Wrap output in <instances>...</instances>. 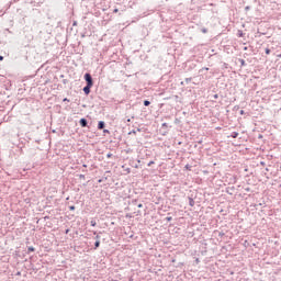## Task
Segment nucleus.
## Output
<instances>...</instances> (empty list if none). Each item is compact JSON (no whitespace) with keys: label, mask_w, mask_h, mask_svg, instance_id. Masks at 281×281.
I'll use <instances>...</instances> for the list:
<instances>
[{"label":"nucleus","mask_w":281,"mask_h":281,"mask_svg":"<svg viewBox=\"0 0 281 281\" xmlns=\"http://www.w3.org/2000/svg\"><path fill=\"white\" fill-rule=\"evenodd\" d=\"M83 168H87V165H83Z\"/></svg>","instance_id":"a878e982"},{"label":"nucleus","mask_w":281,"mask_h":281,"mask_svg":"<svg viewBox=\"0 0 281 281\" xmlns=\"http://www.w3.org/2000/svg\"><path fill=\"white\" fill-rule=\"evenodd\" d=\"M64 102H69V99L65 98V99H64Z\"/></svg>","instance_id":"2eb2a0df"},{"label":"nucleus","mask_w":281,"mask_h":281,"mask_svg":"<svg viewBox=\"0 0 281 281\" xmlns=\"http://www.w3.org/2000/svg\"><path fill=\"white\" fill-rule=\"evenodd\" d=\"M145 106H150V101H144Z\"/></svg>","instance_id":"6e6552de"},{"label":"nucleus","mask_w":281,"mask_h":281,"mask_svg":"<svg viewBox=\"0 0 281 281\" xmlns=\"http://www.w3.org/2000/svg\"><path fill=\"white\" fill-rule=\"evenodd\" d=\"M189 204H190L191 207H194V200H193V199H190Z\"/></svg>","instance_id":"0eeeda50"},{"label":"nucleus","mask_w":281,"mask_h":281,"mask_svg":"<svg viewBox=\"0 0 281 281\" xmlns=\"http://www.w3.org/2000/svg\"><path fill=\"white\" fill-rule=\"evenodd\" d=\"M91 87H92V86H86V87L83 88V92L86 93V95H89V94L91 93Z\"/></svg>","instance_id":"f03ea898"},{"label":"nucleus","mask_w":281,"mask_h":281,"mask_svg":"<svg viewBox=\"0 0 281 281\" xmlns=\"http://www.w3.org/2000/svg\"><path fill=\"white\" fill-rule=\"evenodd\" d=\"M241 65H245V59H241Z\"/></svg>","instance_id":"6ab92c4d"},{"label":"nucleus","mask_w":281,"mask_h":281,"mask_svg":"<svg viewBox=\"0 0 281 281\" xmlns=\"http://www.w3.org/2000/svg\"><path fill=\"white\" fill-rule=\"evenodd\" d=\"M117 12H120V10L119 9H114V13H117Z\"/></svg>","instance_id":"4468645a"},{"label":"nucleus","mask_w":281,"mask_h":281,"mask_svg":"<svg viewBox=\"0 0 281 281\" xmlns=\"http://www.w3.org/2000/svg\"><path fill=\"white\" fill-rule=\"evenodd\" d=\"M90 223H91L92 227H95V225H97L95 221H91Z\"/></svg>","instance_id":"9d476101"},{"label":"nucleus","mask_w":281,"mask_h":281,"mask_svg":"<svg viewBox=\"0 0 281 281\" xmlns=\"http://www.w3.org/2000/svg\"><path fill=\"white\" fill-rule=\"evenodd\" d=\"M29 251H34V247H29Z\"/></svg>","instance_id":"ddd939ff"},{"label":"nucleus","mask_w":281,"mask_h":281,"mask_svg":"<svg viewBox=\"0 0 281 281\" xmlns=\"http://www.w3.org/2000/svg\"><path fill=\"white\" fill-rule=\"evenodd\" d=\"M103 132L109 133V131H108V130H104Z\"/></svg>","instance_id":"5701e85b"},{"label":"nucleus","mask_w":281,"mask_h":281,"mask_svg":"<svg viewBox=\"0 0 281 281\" xmlns=\"http://www.w3.org/2000/svg\"><path fill=\"white\" fill-rule=\"evenodd\" d=\"M244 114H245V111L241 110V111H240V115H244Z\"/></svg>","instance_id":"a211bd4d"},{"label":"nucleus","mask_w":281,"mask_h":281,"mask_svg":"<svg viewBox=\"0 0 281 281\" xmlns=\"http://www.w3.org/2000/svg\"><path fill=\"white\" fill-rule=\"evenodd\" d=\"M113 156V154H108V158H111Z\"/></svg>","instance_id":"dca6fc26"},{"label":"nucleus","mask_w":281,"mask_h":281,"mask_svg":"<svg viewBox=\"0 0 281 281\" xmlns=\"http://www.w3.org/2000/svg\"><path fill=\"white\" fill-rule=\"evenodd\" d=\"M138 207H144V205L143 204H138Z\"/></svg>","instance_id":"412c9836"},{"label":"nucleus","mask_w":281,"mask_h":281,"mask_svg":"<svg viewBox=\"0 0 281 281\" xmlns=\"http://www.w3.org/2000/svg\"><path fill=\"white\" fill-rule=\"evenodd\" d=\"M0 60H3V56H0Z\"/></svg>","instance_id":"4be33fe9"},{"label":"nucleus","mask_w":281,"mask_h":281,"mask_svg":"<svg viewBox=\"0 0 281 281\" xmlns=\"http://www.w3.org/2000/svg\"><path fill=\"white\" fill-rule=\"evenodd\" d=\"M66 234H69V229L66 231Z\"/></svg>","instance_id":"b1692460"},{"label":"nucleus","mask_w":281,"mask_h":281,"mask_svg":"<svg viewBox=\"0 0 281 281\" xmlns=\"http://www.w3.org/2000/svg\"><path fill=\"white\" fill-rule=\"evenodd\" d=\"M167 221H172V217H167Z\"/></svg>","instance_id":"aec40b11"},{"label":"nucleus","mask_w":281,"mask_h":281,"mask_svg":"<svg viewBox=\"0 0 281 281\" xmlns=\"http://www.w3.org/2000/svg\"><path fill=\"white\" fill-rule=\"evenodd\" d=\"M98 128H99V131H102V128H104V121L99 122Z\"/></svg>","instance_id":"20e7f679"},{"label":"nucleus","mask_w":281,"mask_h":281,"mask_svg":"<svg viewBox=\"0 0 281 281\" xmlns=\"http://www.w3.org/2000/svg\"><path fill=\"white\" fill-rule=\"evenodd\" d=\"M202 32L205 34V33H207V30L204 29V30H202Z\"/></svg>","instance_id":"f3484780"},{"label":"nucleus","mask_w":281,"mask_h":281,"mask_svg":"<svg viewBox=\"0 0 281 281\" xmlns=\"http://www.w3.org/2000/svg\"><path fill=\"white\" fill-rule=\"evenodd\" d=\"M215 98H218V94H215Z\"/></svg>","instance_id":"393cba45"},{"label":"nucleus","mask_w":281,"mask_h":281,"mask_svg":"<svg viewBox=\"0 0 281 281\" xmlns=\"http://www.w3.org/2000/svg\"><path fill=\"white\" fill-rule=\"evenodd\" d=\"M231 137H233V139H236V137H238V132H233L231 134Z\"/></svg>","instance_id":"39448f33"},{"label":"nucleus","mask_w":281,"mask_h":281,"mask_svg":"<svg viewBox=\"0 0 281 281\" xmlns=\"http://www.w3.org/2000/svg\"><path fill=\"white\" fill-rule=\"evenodd\" d=\"M154 164H155V161H153V160H151V161H149V162H148V165H147V166H149V167H150V166H153Z\"/></svg>","instance_id":"f8f14e48"},{"label":"nucleus","mask_w":281,"mask_h":281,"mask_svg":"<svg viewBox=\"0 0 281 281\" xmlns=\"http://www.w3.org/2000/svg\"><path fill=\"white\" fill-rule=\"evenodd\" d=\"M266 54H267V55L271 54V49L266 48Z\"/></svg>","instance_id":"1a4fd4ad"},{"label":"nucleus","mask_w":281,"mask_h":281,"mask_svg":"<svg viewBox=\"0 0 281 281\" xmlns=\"http://www.w3.org/2000/svg\"><path fill=\"white\" fill-rule=\"evenodd\" d=\"M79 124H80V126H82V128H85L87 126V120L86 119H81L79 121Z\"/></svg>","instance_id":"7ed1b4c3"},{"label":"nucleus","mask_w":281,"mask_h":281,"mask_svg":"<svg viewBox=\"0 0 281 281\" xmlns=\"http://www.w3.org/2000/svg\"><path fill=\"white\" fill-rule=\"evenodd\" d=\"M98 247H100V240H97V241L94 243V249H98Z\"/></svg>","instance_id":"423d86ee"},{"label":"nucleus","mask_w":281,"mask_h":281,"mask_svg":"<svg viewBox=\"0 0 281 281\" xmlns=\"http://www.w3.org/2000/svg\"><path fill=\"white\" fill-rule=\"evenodd\" d=\"M85 80H86L88 87H93V78L91 77V74H86Z\"/></svg>","instance_id":"f257e3e1"},{"label":"nucleus","mask_w":281,"mask_h":281,"mask_svg":"<svg viewBox=\"0 0 281 281\" xmlns=\"http://www.w3.org/2000/svg\"><path fill=\"white\" fill-rule=\"evenodd\" d=\"M69 210L71 211V212H74V210H76V206H69Z\"/></svg>","instance_id":"9b49d317"}]
</instances>
